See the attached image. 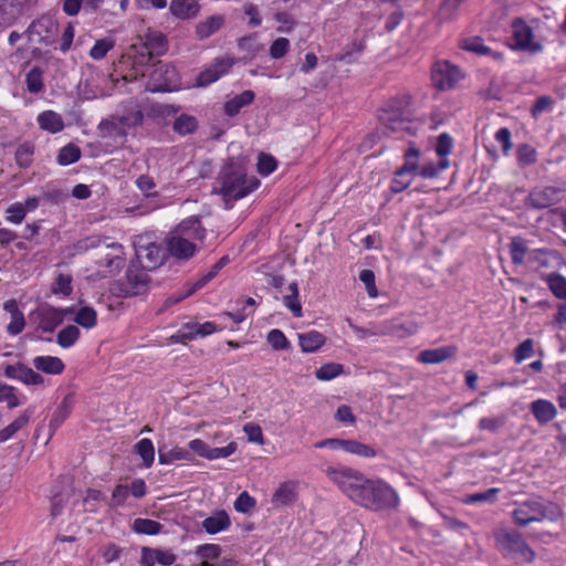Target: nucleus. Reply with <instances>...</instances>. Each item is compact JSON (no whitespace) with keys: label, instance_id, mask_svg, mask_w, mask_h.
<instances>
[{"label":"nucleus","instance_id":"58836bf2","mask_svg":"<svg viewBox=\"0 0 566 566\" xmlns=\"http://www.w3.org/2000/svg\"><path fill=\"white\" fill-rule=\"evenodd\" d=\"M289 294L283 298L284 305L292 312L294 317L302 316V305L298 301V286L293 282L289 285Z\"/></svg>","mask_w":566,"mask_h":566},{"label":"nucleus","instance_id":"f8f14e48","mask_svg":"<svg viewBox=\"0 0 566 566\" xmlns=\"http://www.w3.org/2000/svg\"><path fill=\"white\" fill-rule=\"evenodd\" d=\"M177 71L174 66L159 62L150 74L147 90L150 92L172 91L177 86Z\"/></svg>","mask_w":566,"mask_h":566},{"label":"nucleus","instance_id":"9b49d317","mask_svg":"<svg viewBox=\"0 0 566 566\" xmlns=\"http://www.w3.org/2000/svg\"><path fill=\"white\" fill-rule=\"evenodd\" d=\"M135 253L140 266L145 270H154L163 263V249L147 239L140 237L135 241Z\"/></svg>","mask_w":566,"mask_h":566},{"label":"nucleus","instance_id":"49530a36","mask_svg":"<svg viewBox=\"0 0 566 566\" xmlns=\"http://www.w3.org/2000/svg\"><path fill=\"white\" fill-rule=\"evenodd\" d=\"M547 284L552 293L560 300H566V279L558 274L552 273L547 276Z\"/></svg>","mask_w":566,"mask_h":566},{"label":"nucleus","instance_id":"3c124183","mask_svg":"<svg viewBox=\"0 0 566 566\" xmlns=\"http://www.w3.org/2000/svg\"><path fill=\"white\" fill-rule=\"evenodd\" d=\"M197 128V119L193 116L182 114L176 118L174 130L180 135L191 134Z\"/></svg>","mask_w":566,"mask_h":566},{"label":"nucleus","instance_id":"6ab92c4d","mask_svg":"<svg viewBox=\"0 0 566 566\" xmlns=\"http://www.w3.org/2000/svg\"><path fill=\"white\" fill-rule=\"evenodd\" d=\"M106 247L114 251H117L118 253L114 255L106 254L98 261L99 266L105 268L102 272L105 276L118 273L125 265V258L123 256L122 244L114 242L106 244Z\"/></svg>","mask_w":566,"mask_h":566},{"label":"nucleus","instance_id":"2eb2a0df","mask_svg":"<svg viewBox=\"0 0 566 566\" xmlns=\"http://www.w3.org/2000/svg\"><path fill=\"white\" fill-rule=\"evenodd\" d=\"M512 38L514 41L513 46L528 51L531 53H537L542 51V45L538 42L533 41V31L524 21L516 19L512 23Z\"/></svg>","mask_w":566,"mask_h":566},{"label":"nucleus","instance_id":"f704fd0d","mask_svg":"<svg viewBox=\"0 0 566 566\" xmlns=\"http://www.w3.org/2000/svg\"><path fill=\"white\" fill-rule=\"evenodd\" d=\"M509 249L512 263L515 265L523 264L526 256L528 258V253L531 251L527 247L526 240L522 237H513L509 244Z\"/></svg>","mask_w":566,"mask_h":566},{"label":"nucleus","instance_id":"39448f33","mask_svg":"<svg viewBox=\"0 0 566 566\" xmlns=\"http://www.w3.org/2000/svg\"><path fill=\"white\" fill-rule=\"evenodd\" d=\"M143 119L144 115L140 111L127 115H109L98 124V135L102 139H109L116 147H120L126 143L127 130L142 124Z\"/></svg>","mask_w":566,"mask_h":566},{"label":"nucleus","instance_id":"473e14b6","mask_svg":"<svg viewBox=\"0 0 566 566\" xmlns=\"http://www.w3.org/2000/svg\"><path fill=\"white\" fill-rule=\"evenodd\" d=\"M224 23V18L222 15H211L208 19L199 22L196 27V35L200 39H207L214 34L217 31L221 29Z\"/></svg>","mask_w":566,"mask_h":566},{"label":"nucleus","instance_id":"bf43d9fd","mask_svg":"<svg viewBox=\"0 0 566 566\" xmlns=\"http://www.w3.org/2000/svg\"><path fill=\"white\" fill-rule=\"evenodd\" d=\"M256 505V501L247 491L239 494L234 501V509L240 513H249Z\"/></svg>","mask_w":566,"mask_h":566},{"label":"nucleus","instance_id":"09e8293b","mask_svg":"<svg viewBox=\"0 0 566 566\" xmlns=\"http://www.w3.org/2000/svg\"><path fill=\"white\" fill-rule=\"evenodd\" d=\"M74 321L84 328H93L97 322V314L95 310L88 306H83L76 313Z\"/></svg>","mask_w":566,"mask_h":566},{"label":"nucleus","instance_id":"1a4fd4ad","mask_svg":"<svg viewBox=\"0 0 566 566\" xmlns=\"http://www.w3.org/2000/svg\"><path fill=\"white\" fill-rule=\"evenodd\" d=\"M71 313L70 308H55L49 304L39 305L31 314V319L36 327L44 333H53L60 326L65 316Z\"/></svg>","mask_w":566,"mask_h":566},{"label":"nucleus","instance_id":"4468645a","mask_svg":"<svg viewBox=\"0 0 566 566\" xmlns=\"http://www.w3.org/2000/svg\"><path fill=\"white\" fill-rule=\"evenodd\" d=\"M234 63V57L230 56L214 59L210 65L197 75L196 85L199 87H206L217 82L220 77L231 71Z\"/></svg>","mask_w":566,"mask_h":566},{"label":"nucleus","instance_id":"dca6fc26","mask_svg":"<svg viewBox=\"0 0 566 566\" xmlns=\"http://www.w3.org/2000/svg\"><path fill=\"white\" fill-rule=\"evenodd\" d=\"M419 326L413 321H390L375 331L373 335H392L398 338H405L417 333Z\"/></svg>","mask_w":566,"mask_h":566},{"label":"nucleus","instance_id":"7ed1b4c3","mask_svg":"<svg viewBox=\"0 0 566 566\" xmlns=\"http://www.w3.org/2000/svg\"><path fill=\"white\" fill-rule=\"evenodd\" d=\"M354 502L374 512L395 510L399 505L398 493L382 480H364Z\"/></svg>","mask_w":566,"mask_h":566},{"label":"nucleus","instance_id":"cd10ccee","mask_svg":"<svg viewBox=\"0 0 566 566\" xmlns=\"http://www.w3.org/2000/svg\"><path fill=\"white\" fill-rule=\"evenodd\" d=\"M20 0H0V24L11 25L22 14Z\"/></svg>","mask_w":566,"mask_h":566},{"label":"nucleus","instance_id":"4c0bfd02","mask_svg":"<svg viewBox=\"0 0 566 566\" xmlns=\"http://www.w3.org/2000/svg\"><path fill=\"white\" fill-rule=\"evenodd\" d=\"M499 493H500V489L491 488L483 492H476L473 494H469L465 497H463L462 502L468 505L478 504V503L492 504V503L496 502Z\"/></svg>","mask_w":566,"mask_h":566},{"label":"nucleus","instance_id":"0eeeda50","mask_svg":"<svg viewBox=\"0 0 566 566\" xmlns=\"http://www.w3.org/2000/svg\"><path fill=\"white\" fill-rule=\"evenodd\" d=\"M560 516L558 506L552 503H544L537 500H528L517 505L512 512V517L518 526H526L532 522L543 520H555Z\"/></svg>","mask_w":566,"mask_h":566},{"label":"nucleus","instance_id":"2f4dec72","mask_svg":"<svg viewBox=\"0 0 566 566\" xmlns=\"http://www.w3.org/2000/svg\"><path fill=\"white\" fill-rule=\"evenodd\" d=\"M255 95L253 91L247 90L243 91L241 94L235 95L234 97L230 98L224 104V113L228 116H235L240 113L241 108L251 104L254 99Z\"/></svg>","mask_w":566,"mask_h":566},{"label":"nucleus","instance_id":"ddd939ff","mask_svg":"<svg viewBox=\"0 0 566 566\" xmlns=\"http://www.w3.org/2000/svg\"><path fill=\"white\" fill-rule=\"evenodd\" d=\"M431 78L433 85L443 91L452 88L462 78V73L448 61H438L432 66Z\"/></svg>","mask_w":566,"mask_h":566},{"label":"nucleus","instance_id":"13d9d810","mask_svg":"<svg viewBox=\"0 0 566 566\" xmlns=\"http://www.w3.org/2000/svg\"><path fill=\"white\" fill-rule=\"evenodd\" d=\"M114 48V42L107 39H101L95 42L90 51V56L94 60H101Z\"/></svg>","mask_w":566,"mask_h":566},{"label":"nucleus","instance_id":"37998d69","mask_svg":"<svg viewBox=\"0 0 566 566\" xmlns=\"http://www.w3.org/2000/svg\"><path fill=\"white\" fill-rule=\"evenodd\" d=\"M190 459H191L190 451L185 448H181V447H174L166 452L159 450L158 460H159L160 464H168L175 460H190Z\"/></svg>","mask_w":566,"mask_h":566},{"label":"nucleus","instance_id":"5fc2aeb1","mask_svg":"<svg viewBox=\"0 0 566 566\" xmlns=\"http://www.w3.org/2000/svg\"><path fill=\"white\" fill-rule=\"evenodd\" d=\"M345 451L363 458H373L376 454L375 450L371 447L355 440H346Z\"/></svg>","mask_w":566,"mask_h":566},{"label":"nucleus","instance_id":"69168bd1","mask_svg":"<svg viewBox=\"0 0 566 566\" xmlns=\"http://www.w3.org/2000/svg\"><path fill=\"white\" fill-rule=\"evenodd\" d=\"M517 159L524 166L532 165L537 159L536 150L532 146L523 144L517 148Z\"/></svg>","mask_w":566,"mask_h":566},{"label":"nucleus","instance_id":"4be33fe9","mask_svg":"<svg viewBox=\"0 0 566 566\" xmlns=\"http://www.w3.org/2000/svg\"><path fill=\"white\" fill-rule=\"evenodd\" d=\"M3 310L10 314V323L7 325V332L10 335H19L25 326L23 313L19 310L14 298L8 300L3 304Z\"/></svg>","mask_w":566,"mask_h":566},{"label":"nucleus","instance_id":"c756f323","mask_svg":"<svg viewBox=\"0 0 566 566\" xmlns=\"http://www.w3.org/2000/svg\"><path fill=\"white\" fill-rule=\"evenodd\" d=\"M231 521L226 511H217L202 522V528L208 534H217L230 527Z\"/></svg>","mask_w":566,"mask_h":566},{"label":"nucleus","instance_id":"f03ea898","mask_svg":"<svg viewBox=\"0 0 566 566\" xmlns=\"http://www.w3.org/2000/svg\"><path fill=\"white\" fill-rule=\"evenodd\" d=\"M206 229L196 217L184 220L167 237V250L177 259H190L198 250L197 242H202Z\"/></svg>","mask_w":566,"mask_h":566},{"label":"nucleus","instance_id":"412c9836","mask_svg":"<svg viewBox=\"0 0 566 566\" xmlns=\"http://www.w3.org/2000/svg\"><path fill=\"white\" fill-rule=\"evenodd\" d=\"M297 485L296 481L282 482L272 495L271 502L276 506H285L294 503L297 500Z\"/></svg>","mask_w":566,"mask_h":566},{"label":"nucleus","instance_id":"b1692460","mask_svg":"<svg viewBox=\"0 0 566 566\" xmlns=\"http://www.w3.org/2000/svg\"><path fill=\"white\" fill-rule=\"evenodd\" d=\"M169 10L178 19L190 20L198 15L200 4L196 0H172Z\"/></svg>","mask_w":566,"mask_h":566},{"label":"nucleus","instance_id":"6e6d98bb","mask_svg":"<svg viewBox=\"0 0 566 566\" xmlns=\"http://www.w3.org/2000/svg\"><path fill=\"white\" fill-rule=\"evenodd\" d=\"M461 48L479 55H488L491 49L480 38H470L462 41Z\"/></svg>","mask_w":566,"mask_h":566},{"label":"nucleus","instance_id":"72a5a7b5","mask_svg":"<svg viewBox=\"0 0 566 566\" xmlns=\"http://www.w3.org/2000/svg\"><path fill=\"white\" fill-rule=\"evenodd\" d=\"M298 343L304 353H314L325 343V336L317 331L298 334Z\"/></svg>","mask_w":566,"mask_h":566},{"label":"nucleus","instance_id":"864d4df0","mask_svg":"<svg viewBox=\"0 0 566 566\" xmlns=\"http://www.w3.org/2000/svg\"><path fill=\"white\" fill-rule=\"evenodd\" d=\"M506 422V416L500 415L496 417H484L481 418L478 428L481 431H490V432H496L499 431Z\"/></svg>","mask_w":566,"mask_h":566},{"label":"nucleus","instance_id":"393cba45","mask_svg":"<svg viewBox=\"0 0 566 566\" xmlns=\"http://www.w3.org/2000/svg\"><path fill=\"white\" fill-rule=\"evenodd\" d=\"M560 260V254L549 249H534L528 253V262L536 264L537 269H549Z\"/></svg>","mask_w":566,"mask_h":566},{"label":"nucleus","instance_id":"423d86ee","mask_svg":"<svg viewBox=\"0 0 566 566\" xmlns=\"http://www.w3.org/2000/svg\"><path fill=\"white\" fill-rule=\"evenodd\" d=\"M410 105L411 96L408 94H401L389 99L382 107L379 115L384 126L395 133H411Z\"/></svg>","mask_w":566,"mask_h":566},{"label":"nucleus","instance_id":"a878e982","mask_svg":"<svg viewBox=\"0 0 566 566\" xmlns=\"http://www.w3.org/2000/svg\"><path fill=\"white\" fill-rule=\"evenodd\" d=\"M531 411L538 423L545 424L553 420L557 415V409L553 402L545 399H537L531 403Z\"/></svg>","mask_w":566,"mask_h":566},{"label":"nucleus","instance_id":"603ef678","mask_svg":"<svg viewBox=\"0 0 566 566\" xmlns=\"http://www.w3.org/2000/svg\"><path fill=\"white\" fill-rule=\"evenodd\" d=\"M266 340L274 350H286L291 348V343L287 340L284 333L277 328L271 329L268 333Z\"/></svg>","mask_w":566,"mask_h":566},{"label":"nucleus","instance_id":"20e7f679","mask_svg":"<svg viewBox=\"0 0 566 566\" xmlns=\"http://www.w3.org/2000/svg\"><path fill=\"white\" fill-rule=\"evenodd\" d=\"M496 549L507 558L520 562L532 563L535 559V553L524 541L521 533L499 526L493 531Z\"/></svg>","mask_w":566,"mask_h":566},{"label":"nucleus","instance_id":"4d7b16f0","mask_svg":"<svg viewBox=\"0 0 566 566\" xmlns=\"http://www.w3.org/2000/svg\"><path fill=\"white\" fill-rule=\"evenodd\" d=\"M52 291L53 293L70 295L72 293V276L66 273H59L53 283Z\"/></svg>","mask_w":566,"mask_h":566},{"label":"nucleus","instance_id":"5701e85b","mask_svg":"<svg viewBox=\"0 0 566 566\" xmlns=\"http://www.w3.org/2000/svg\"><path fill=\"white\" fill-rule=\"evenodd\" d=\"M416 175L417 165L413 161L405 164L395 174V178L392 179L390 186L391 191L395 193L403 191L407 187H409Z\"/></svg>","mask_w":566,"mask_h":566},{"label":"nucleus","instance_id":"0e129e2a","mask_svg":"<svg viewBox=\"0 0 566 566\" xmlns=\"http://www.w3.org/2000/svg\"><path fill=\"white\" fill-rule=\"evenodd\" d=\"M243 431L247 434L248 440L250 442H254L259 446L264 444V437L262 433V429L259 424L253 422L245 423L243 427Z\"/></svg>","mask_w":566,"mask_h":566},{"label":"nucleus","instance_id":"ea45409f","mask_svg":"<svg viewBox=\"0 0 566 566\" xmlns=\"http://www.w3.org/2000/svg\"><path fill=\"white\" fill-rule=\"evenodd\" d=\"M163 528V525L149 518H136L133 523V531L138 534L156 535Z\"/></svg>","mask_w":566,"mask_h":566},{"label":"nucleus","instance_id":"8fccbe9b","mask_svg":"<svg viewBox=\"0 0 566 566\" xmlns=\"http://www.w3.org/2000/svg\"><path fill=\"white\" fill-rule=\"evenodd\" d=\"M343 371V365L337 363H328L316 369L315 376L319 380L328 381L339 376Z\"/></svg>","mask_w":566,"mask_h":566},{"label":"nucleus","instance_id":"de8ad7c7","mask_svg":"<svg viewBox=\"0 0 566 566\" xmlns=\"http://www.w3.org/2000/svg\"><path fill=\"white\" fill-rule=\"evenodd\" d=\"M25 83L29 92L39 93L43 90V71L34 66L32 67L25 76Z\"/></svg>","mask_w":566,"mask_h":566},{"label":"nucleus","instance_id":"f3484780","mask_svg":"<svg viewBox=\"0 0 566 566\" xmlns=\"http://www.w3.org/2000/svg\"><path fill=\"white\" fill-rule=\"evenodd\" d=\"M4 375L11 379H18L25 385H43L44 378L32 368L23 365H8Z\"/></svg>","mask_w":566,"mask_h":566},{"label":"nucleus","instance_id":"7c9ffc66","mask_svg":"<svg viewBox=\"0 0 566 566\" xmlns=\"http://www.w3.org/2000/svg\"><path fill=\"white\" fill-rule=\"evenodd\" d=\"M453 346L426 349L419 354L418 360L423 364H440L455 354Z\"/></svg>","mask_w":566,"mask_h":566},{"label":"nucleus","instance_id":"e433bc0d","mask_svg":"<svg viewBox=\"0 0 566 566\" xmlns=\"http://www.w3.org/2000/svg\"><path fill=\"white\" fill-rule=\"evenodd\" d=\"M30 420V413L24 411L17 419H14L10 424L0 430V443L9 440L14 433L19 430L23 429Z\"/></svg>","mask_w":566,"mask_h":566},{"label":"nucleus","instance_id":"6e6552de","mask_svg":"<svg viewBox=\"0 0 566 566\" xmlns=\"http://www.w3.org/2000/svg\"><path fill=\"white\" fill-rule=\"evenodd\" d=\"M324 472L329 481L354 502V496L358 494L365 476L359 471L345 465H331Z\"/></svg>","mask_w":566,"mask_h":566},{"label":"nucleus","instance_id":"c03bdc74","mask_svg":"<svg viewBox=\"0 0 566 566\" xmlns=\"http://www.w3.org/2000/svg\"><path fill=\"white\" fill-rule=\"evenodd\" d=\"M80 337V329L75 325H69L61 329L56 336L57 344L63 348L73 346Z\"/></svg>","mask_w":566,"mask_h":566},{"label":"nucleus","instance_id":"052dcab7","mask_svg":"<svg viewBox=\"0 0 566 566\" xmlns=\"http://www.w3.org/2000/svg\"><path fill=\"white\" fill-rule=\"evenodd\" d=\"M237 450V443L230 442L228 446L222 448H210L206 453V459L216 460L221 458H228L233 454Z\"/></svg>","mask_w":566,"mask_h":566},{"label":"nucleus","instance_id":"9d476101","mask_svg":"<svg viewBox=\"0 0 566 566\" xmlns=\"http://www.w3.org/2000/svg\"><path fill=\"white\" fill-rule=\"evenodd\" d=\"M564 189L554 186H538L533 188L525 199V205L532 209H546L562 200Z\"/></svg>","mask_w":566,"mask_h":566},{"label":"nucleus","instance_id":"a19ab883","mask_svg":"<svg viewBox=\"0 0 566 566\" xmlns=\"http://www.w3.org/2000/svg\"><path fill=\"white\" fill-rule=\"evenodd\" d=\"M136 452L143 459V463L146 468L151 467L155 460V449L150 439L144 438L139 440L135 446Z\"/></svg>","mask_w":566,"mask_h":566},{"label":"nucleus","instance_id":"a211bd4d","mask_svg":"<svg viewBox=\"0 0 566 566\" xmlns=\"http://www.w3.org/2000/svg\"><path fill=\"white\" fill-rule=\"evenodd\" d=\"M214 332H217V327L212 322L187 323L182 326L178 334L174 336V338L185 342L187 339H193L198 336L205 337L213 334Z\"/></svg>","mask_w":566,"mask_h":566},{"label":"nucleus","instance_id":"338daca9","mask_svg":"<svg viewBox=\"0 0 566 566\" xmlns=\"http://www.w3.org/2000/svg\"><path fill=\"white\" fill-rule=\"evenodd\" d=\"M534 354L533 340L527 338L523 340L516 348L514 353V358L517 364L522 363L524 359L531 357Z\"/></svg>","mask_w":566,"mask_h":566},{"label":"nucleus","instance_id":"a18cd8bd","mask_svg":"<svg viewBox=\"0 0 566 566\" xmlns=\"http://www.w3.org/2000/svg\"><path fill=\"white\" fill-rule=\"evenodd\" d=\"M80 158L81 149L73 144H69L60 149L57 155V163L61 166H67L76 163Z\"/></svg>","mask_w":566,"mask_h":566},{"label":"nucleus","instance_id":"c9c22d12","mask_svg":"<svg viewBox=\"0 0 566 566\" xmlns=\"http://www.w3.org/2000/svg\"><path fill=\"white\" fill-rule=\"evenodd\" d=\"M229 263L228 256H222L218 262H216L211 269L200 276L195 283L190 285V293H195L196 291L202 289L208 282L217 276V274Z\"/></svg>","mask_w":566,"mask_h":566},{"label":"nucleus","instance_id":"bb28decb","mask_svg":"<svg viewBox=\"0 0 566 566\" xmlns=\"http://www.w3.org/2000/svg\"><path fill=\"white\" fill-rule=\"evenodd\" d=\"M32 364L36 370L49 375H61L65 369L62 359L55 356H36Z\"/></svg>","mask_w":566,"mask_h":566},{"label":"nucleus","instance_id":"aec40b11","mask_svg":"<svg viewBox=\"0 0 566 566\" xmlns=\"http://www.w3.org/2000/svg\"><path fill=\"white\" fill-rule=\"evenodd\" d=\"M144 48L149 59L161 56L168 50L167 38L159 31L149 30L144 38Z\"/></svg>","mask_w":566,"mask_h":566},{"label":"nucleus","instance_id":"f257e3e1","mask_svg":"<svg viewBox=\"0 0 566 566\" xmlns=\"http://www.w3.org/2000/svg\"><path fill=\"white\" fill-rule=\"evenodd\" d=\"M258 186L259 181L254 177L248 178L245 169L231 160L220 170L212 192L221 195L226 209H231L233 201L248 196Z\"/></svg>","mask_w":566,"mask_h":566},{"label":"nucleus","instance_id":"680f3d73","mask_svg":"<svg viewBox=\"0 0 566 566\" xmlns=\"http://www.w3.org/2000/svg\"><path fill=\"white\" fill-rule=\"evenodd\" d=\"M290 49V41L286 38H277L270 46V55L272 59L283 57Z\"/></svg>","mask_w":566,"mask_h":566},{"label":"nucleus","instance_id":"c85d7f7f","mask_svg":"<svg viewBox=\"0 0 566 566\" xmlns=\"http://www.w3.org/2000/svg\"><path fill=\"white\" fill-rule=\"evenodd\" d=\"M36 122L41 129L51 134H57L64 129L62 116L54 111H44L36 117Z\"/></svg>","mask_w":566,"mask_h":566},{"label":"nucleus","instance_id":"e2e57ef3","mask_svg":"<svg viewBox=\"0 0 566 566\" xmlns=\"http://www.w3.org/2000/svg\"><path fill=\"white\" fill-rule=\"evenodd\" d=\"M276 168V160L273 156L266 154H260L258 159V171L268 176L273 172Z\"/></svg>","mask_w":566,"mask_h":566},{"label":"nucleus","instance_id":"774afa93","mask_svg":"<svg viewBox=\"0 0 566 566\" xmlns=\"http://www.w3.org/2000/svg\"><path fill=\"white\" fill-rule=\"evenodd\" d=\"M196 554L202 559H216L221 554V548L217 544H203L199 545L196 549Z\"/></svg>","mask_w":566,"mask_h":566},{"label":"nucleus","instance_id":"79ce46f5","mask_svg":"<svg viewBox=\"0 0 566 566\" xmlns=\"http://www.w3.org/2000/svg\"><path fill=\"white\" fill-rule=\"evenodd\" d=\"M34 145L25 142L17 148L15 161L21 168H29L33 161Z\"/></svg>","mask_w":566,"mask_h":566}]
</instances>
